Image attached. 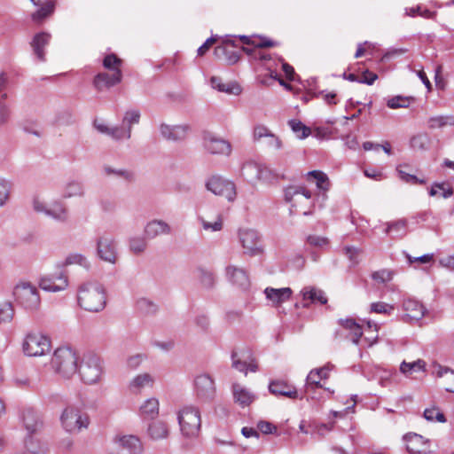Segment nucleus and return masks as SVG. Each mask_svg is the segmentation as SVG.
I'll return each mask as SVG.
<instances>
[{"mask_svg": "<svg viewBox=\"0 0 454 454\" xmlns=\"http://www.w3.org/2000/svg\"><path fill=\"white\" fill-rule=\"evenodd\" d=\"M34 5H42L31 14V20L35 24L41 25L50 18L55 11L56 3L53 0H30Z\"/></svg>", "mask_w": 454, "mask_h": 454, "instance_id": "17", "label": "nucleus"}, {"mask_svg": "<svg viewBox=\"0 0 454 454\" xmlns=\"http://www.w3.org/2000/svg\"><path fill=\"white\" fill-rule=\"evenodd\" d=\"M301 194L307 200L311 199V192L306 187L301 185H291L285 190V200L287 202H292L294 196Z\"/></svg>", "mask_w": 454, "mask_h": 454, "instance_id": "41", "label": "nucleus"}, {"mask_svg": "<svg viewBox=\"0 0 454 454\" xmlns=\"http://www.w3.org/2000/svg\"><path fill=\"white\" fill-rule=\"evenodd\" d=\"M397 172H398L399 177L406 183H410L412 184H422L426 183V181L424 179H419L416 176L408 174L405 171H403L402 169V166H399L397 168Z\"/></svg>", "mask_w": 454, "mask_h": 454, "instance_id": "61", "label": "nucleus"}, {"mask_svg": "<svg viewBox=\"0 0 454 454\" xmlns=\"http://www.w3.org/2000/svg\"><path fill=\"white\" fill-rule=\"evenodd\" d=\"M74 263L82 265L84 268H89V266H90V263L87 261V259L80 254H69L66 258V260L63 263V266H67V265H71V264H74Z\"/></svg>", "mask_w": 454, "mask_h": 454, "instance_id": "59", "label": "nucleus"}, {"mask_svg": "<svg viewBox=\"0 0 454 454\" xmlns=\"http://www.w3.org/2000/svg\"><path fill=\"white\" fill-rule=\"evenodd\" d=\"M237 353L232 352L231 359H232V366L239 372L247 373V371L249 370L253 372H255L258 370V365L256 364L255 359L252 356V354L249 350H246L242 352V358L239 359L236 357Z\"/></svg>", "mask_w": 454, "mask_h": 454, "instance_id": "22", "label": "nucleus"}, {"mask_svg": "<svg viewBox=\"0 0 454 454\" xmlns=\"http://www.w3.org/2000/svg\"><path fill=\"white\" fill-rule=\"evenodd\" d=\"M121 63L122 60L114 53L106 55L103 59L104 67L113 73L116 70H121Z\"/></svg>", "mask_w": 454, "mask_h": 454, "instance_id": "48", "label": "nucleus"}, {"mask_svg": "<svg viewBox=\"0 0 454 454\" xmlns=\"http://www.w3.org/2000/svg\"><path fill=\"white\" fill-rule=\"evenodd\" d=\"M140 414L145 419H154L159 414L158 399H147L140 407Z\"/></svg>", "mask_w": 454, "mask_h": 454, "instance_id": "37", "label": "nucleus"}, {"mask_svg": "<svg viewBox=\"0 0 454 454\" xmlns=\"http://www.w3.org/2000/svg\"><path fill=\"white\" fill-rule=\"evenodd\" d=\"M18 302L27 310L37 309L40 306L38 290L30 283H23L15 288L14 292Z\"/></svg>", "mask_w": 454, "mask_h": 454, "instance_id": "6", "label": "nucleus"}, {"mask_svg": "<svg viewBox=\"0 0 454 454\" xmlns=\"http://www.w3.org/2000/svg\"><path fill=\"white\" fill-rule=\"evenodd\" d=\"M332 367L333 365L327 364L321 368L311 370L306 379V391L313 390L315 387H322L320 380L329 377V372Z\"/></svg>", "mask_w": 454, "mask_h": 454, "instance_id": "24", "label": "nucleus"}, {"mask_svg": "<svg viewBox=\"0 0 454 454\" xmlns=\"http://www.w3.org/2000/svg\"><path fill=\"white\" fill-rule=\"evenodd\" d=\"M60 423L65 431L78 434L90 425L89 415L74 405L67 406L60 416Z\"/></svg>", "mask_w": 454, "mask_h": 454, "instance_id": "3", "label": "nucleus"}, {"mask_svg": "<svg viewBox=\"0 0 454 454\" xmlns=\"http://www.w3.org/2000/svg\"><path fill=\"white\" fill-rule=\"evenodd\" d=\"M190 128L188 125H175L169 126L167 124H161L160 131L161 136L170 141H180L184 140L188 134Z\"/></svg>", "mask_w": 454, "mask_h": 454, "instance_id": "23", "label": "nucleus"}, {"mask_svg": "<svg viewBox=\"0 0 454 454\" xmlns=\"http://www.w3.org/2000/svg\"><path fill=\"white\" fill-rule=\"evenodd\" d=\"M137 309L144 314L152 315L157 311V306L151 301L143 298L137 301Z\"/></svg>", "mask_w": 454, "mask_h": 454, "instance_id": "57", "label": "nucleus"}, {"mask_svg": "<svg viewBox=\"0 0 454 454\" xmlns=\"http://www.w3.org/2000/svg\"><path fill=\"white\" fill-rule=\"evenodd\" d=\"M210 82L214 89H216L221 92L232 95H239L241 92V87L235 82H229L224 83L222 78L213 76L210 79Z\"/></svg>", "mask_w": 454, "mask_h": 454, "instance_id": "31", "label": "nucleus"}, {"mask_svg": "<svg viewBox=\"0 0 454 454\" xmlns=\"http://www.w3.org/2000/svg\"><path fill=\"white\" fill-rule=\"evenodd\" d=\"M372 278L378 283L384 284V283H387L391 280L392 274L390 271H388L387 270H381L374 271L372 274Z\"/></svg>", "mask_w": 454, "mask_h": 454, "instance_id": "63", "label": "nucleus"}, {"mask_svg": "<svg viewBox=\"0 0 454 454\" xmlns=\"http://www.w3.org/2000/svg\"><path fill=\"white\" fill-rule=\"evenodd\" d=\"M288 124L292 130L297 135V137L301 139L309 137L311 133L310 128L304 125L301 121L297 120H290Z\"/></svg>", "mask_w": 454, "mask_h": 454, "instance_id": "46", "label": "nucleus"}, {"mask_svg": "<svg viewBox=\"0 0 454 454\" xmlns=\"http://www.w3.org/2000/svg\"><path fill=\"white\" fill-rule=\"evenodd\" d=\"M403 307L405 311L403 317L406 321H419L425 315V308L418 301L412 299L405 300Z\"/></svg>", "mask_w": 454, "mask_h": 454, "instance_id": "26", "label": "nucleus"}, {"mask_svg": "<svg viewBox=\"0 0 454 454\" xmlns=\"http://www.w3.org/2000/svg\"><path fill=\"white\" fill-rule=\"evenodd\" d=\"M426 370V362L422 359L407 363L403 361L400 365V372L405 376L412 374V372H424Z\"/></svg>", "mask_w": 454, "mask_h": 454, "instance_id": "40", "label": "nucleus"}, {"mask_svg": "<svg viewBox=\"0 0 454 454\" xmlns=\"http://www.w3.org/2000/svg\"><path fill=\"white\" fill-rule=\"evenodd\" d=\"M168 425L160 420L153 421L148 426L147 433L153 440H161L168 435Z\"/></svg>", "mask_w": 454, "mask_h": 454, "instance_id": "33", "label": "nucleus"}, {"mask_svg": "<svg viewBox=\"0 0 454 454\" xmlns=\"http://www.w3.org/2000/svg\"><path fill=\"white\" fill-rule=\"evenodd\" d=\"M7 76L5 73H0V126L5 124L11 115L10 109L5 104L7 94L5 92Z\"/></svg>", "mask_w": 454, "mask_h": 454, "instance_id": "27", "label": "nucleus"}, {"mask_svg": "<svg viewBox=\"0 0 454 454\" xmlns=\"http://www.w3.org/2000/svg\"><path fill=\"white\" fill-rule=\"evenodd\" d=\"M423 416L427 421L431 422L436 420L438 422L444 423L446 421L444 414L436 407L426 409Z\"/></svg>", "mask_w": 454, "mask_h": 454, "instance_id": "49", "label": "nucleus"}, {"mask_svg": "<svg viewBox=\"0 0 454 454\" xmlns=\"http://www.w3.org/2000/svg\"><path fill=\"white\" fill-rule=\"evenodd\" d=\"M97 252L100 259L110 263L117 260L116 242L109 236H102L97 242Z\"/></svg>", "mask_w": 454, "mask_h": 454, "instance_id": "13", "label": "nucleus"}, {"mask_svg": "<svg viewBox=\"0 0 454 454\" xmlns=\"http://www.w3.org/2000/svg\"><path fill=\"white\" fill-rule=\"evenodd\" d=\"M403 439L406 443V450L410 453H422L428 449V441L416 433H408L403 435Z\"/></svg>", "mask_w": 454, "mask_h": 454, "instance_id": "20", "label": "nucleus"}, {"mask_svg": "<svg viewBox=\"0 0 454 454\" xmlns=\"http://www.w3.org/2000/svg\"><path fill=\"white\" fill-rule=\"evenodd\" d=\"M25 450L29 454H37L40 450L39 442L35 439L33 434H28L24 439Z\"/></svg>", "mask_w": 454, "mask_h": 454, "instance_id": "56", "label": "nucleus"}, {"mask_svg": "<svg viewBox=\"0 0 454 454\" xmlns=\"http://www.w3.org/2000/svg\"><path fill=\"white\" fill-rule=\"evenodd\" d=\"M84 194L83 185L80 182H69L64 190L63 197L71 198L74 196H82Z\"/></svg>", "mask_w": 454, "mask_h": 454, "instance_id": "45", "label": "nucleus"}, {"mask_svg": "<svg viewBox=\"0 0 454 454\" xmlns=\"http://www.w3.org/2000/svg\"><path fill=\"white\" fill-rule=\"evenodd\" d=\"M236 39L234 36H227L223 40L221 45H218L214 50V54L218 59H223L227 64L233 65L240 59V54L236 48Z\"/></svg>", "mask_w": 454, "mask_h": 454, "instance_id": "9", "label": "nucleus"}, {"mask_svg": "<svg viewBox=\"0 0 454 454\" xmlns=\"http://www.w3.org/2000/svg\"><path fill=\"white\" fill-rule=\"evenodd\" d=\"M119 442L130 454H142L143 452L142 442L136 435H123L119 439Z\"/></svg>", "mask_w": 454, "mask_h": 454, "instance_id": "32", "label": "nucleus"}, {"mask_svg": "<svg viewBox=\"0 0 454 454\" xmlns=\"http://www.w3.org/2000/svg\"><path fill=\"white\" fill-rule=\"evenodd\" d=\"M313 178L316 181L318 189L327 191L329 189V179L327 176L320 170H312L307 173V179Z\"/></svg>", "mask_w": 454, "mask_h": 454, "instance_id": "43", "label": "nucleus"}, {"mask_svg": "<svg viewBox=\"0 0 454 454\" xmlns=\"http://www.w3.org/2000/svg\"><path fill=\"white\" fill-rule=\"evenodd\" d=\"M78 303L81 308L90 312L101 311L106 304V292L97 281H88L78 288Z\"/></svg>", "mask_w": 454, "mask_h": 454, "instance_id": "1", "label": "nucleus"}, {"mask_svg": "<svg viewBox=\"0 0 454 454\" xmlns=\"http://www.w3.org/2000/svg\"><path fill=\"white\" fill-rule=\"evenodd\" d=\"M10 188L9 183L4 179L0 178V207L4 206L8 200Z\"/></svg>", "mask_w": 454, "mask_h": 454, "instance_id": "62", "label": "nucleus"}, {"mask_svg": "<svg viewBox=\"0 0 454 454\" xmlns=\"http://www.w3.org/2000/svg\"><path fill=\"white\" fill-rule=\"evenodd\" d=\"M241 175L248 182H255L262 177V169L259 165L254 162H247L243 165Z\"/></svg>", "mask_w": 454, "mask_h": 454, "instance_id": "38", "label": "nucleus"}, {"mask_svg": "<svg viewBox=\"0 0 454 454\" xmlns=\"http://www.w3.org/2000/svg\"><path fill=\"white\" fill-rule=\"evenodd\" d=\"M196 395L203 400H209L214 397L215 387L213 379L207 374H201L194 380Z\"/></svg>", "mask_w": 454, "mask_h": 454, "instance_id": "14", "label": "nucleus"}, {"mask_svg": "<svg viewBox=\"0 0 454 454\" xmlns=\"http://www.w3.org/2000/svg\"><path fill=\"white\" fill-rule=\"evenodd\" d=\"M226 276L228 279L243 290H247L250 286V281L245 270L238 268L234 265L226 267Z\"/></svg>", "mask_w": 454, "mask_h": 454, "instance_id": "21", "label": "nucleus"}, {"mask_svg": "<svg viewBox=\"0 0 454 454\" xmlns=\"http://www.w3.org/2000/svg\"><path fill=\"white\" fill-rule=\"evenodd\" d=\"M206 187L214 194L224 197L229 201L234 200L236 197L234 184L218 176H212L207 182Z\"/></svg>", "mask_w": 454, "mask_h": 454, "instance_id": "8", "label": "nucleus"}, {"mask_svg": "<svg viewBox=\"0 0 454 454\" xmlns=\"http://www.w3.org/2000/svg\"><path fill=\"white\" fill-rule=\"evenodd\" d=\"M109 136L115 139L130 138L131 133L129 128L121 127L111 128Z\"/></svg>", "mask_w": 454, "mask_h": 454, "instance_id": "60", "label": "nucleus"}, {"mask_svg": "<svg viewBox=\"0 0 454 454\" xmlns=\"http://www.w3.org/2000/svg\"><path fill=\"white\" fill-rule=\"evenodd\" d=\"M14 315L11 302L5 301L0 304V324L10 322Z\"/></svg>", "mask_w": 454, "mask_h": 454, "instance_id": "52", "label": "nucleus"}, {"mask_svg": "<svg viewBox=\"0 0 454 454\" xmlns=\"http://www.w3.org/2000/svg\"><path fill=\"white\" fill-rule=\"evenodd\" d=\"M199 278L200 283L207 288H211L214 286L215 282V278L213 272L208 271L205 269L200 268L198 269Z\"/></svg>", "mask_w": 454, "mask_h": 454, "instance_id": "50", "label": "nucleus"}, {"mask_svg": "<svg viewBox=\"0 0 454 454\" xmlns=\"http://www.w3.org/2000/svg\"><path fill=\"white\" fill-rule=\"evenodd\" d=\"M435 374L437 377L442 378L444 389L447 392L454 393V371L448 367L438 365Z\"/></svg>", "mask_w": 454, "mask_h": 454, "instance_id": "34", "label": "nucleus"}, {"mask_svg": "<svg viewBox=\"0 0 454 454\" xmlns=\"http://www.w3.org/2000/svg\"><path fill=\"white\" fill-rule=\"evenodd\" d=\"M51 366L64 379H70L77 372V356L68 347L59 348L51 358Z\"/></svg>", "mask_w": 454, "mask_h": 454, "instance_id": "2", "label": "nucleus"}, {"mask_svg": "<svg viewBox=\"0 0 454 454\" xmlns=\"http://www.w3.org/2000/svg\"><path fill=\"white\" fill-rule=\"evenodd\" d=\"M104 172L106 176H114L121 178L127 182H133L135 180V174L133 171L125 168H114L111 166H105Z\"/></svg>", "mask_w": 454, "mask_h": 454, "instance_id": "39", "label": "nucleus"}, {"mask_svg": "<svg viewBox=\"0 0 454 454\" xmlns=\"http://www.w3.org/2000/svg\"><path fill=\"white\" fill-rule=\"evenodd\" d=\"M178 422L184 436L195 437L200 429V413L197 408L186 406L179 411Z\"/></svg>", "mask_w": 454, "mask_h": 454, "instance_id": "5", "label": "nucleus"}, {"mask_svg": "<svg viewBox=\"0 0 454 454\" xmlns=\"http://www.w3.org/2000/svg\"><path fill=\"white\" fill-rule=\"evenodd\" d=\"M172 231L171 227L163 220H153L147 223L145 227V236L153 239L159 235H168Z\"/></svg>", "mask_w": 454, "mask_h": 454, "instance_id": "25", "label": "nucleus"}, {"mask_svg": "<svg viewBox=\"0 0 454 454\" xmlns=\"http://www.w3.org/2000/svg\"><path fill=\"white\" fill-rule=\"evenodd\" d=\"M50 349V339L40 333L27 334L23 343L24 353L29 356H43L49 352Z\"/></svg>", "mask_w": 454, "mask_h": 454, "instance_id": "7", "label": "nucleus"}, {"mask_svg": "<svg viewBox=\"0 0 454 454\" xmlns=\"http://www.w3.org/2000/svg\"><path fill=\"white\" fill-rule=\"evenodd\" d=\"M394 310V306L383 301L372 302L370 306L371 313L390 315Z\"/></svg>", "mask_w": 454, "mask_h": 454, "instance_id": "53", "label": "nucleus"}, {"mask_svg": "<svg viewBox=\"0 0 454 454\" xmlns=\"http://www.w3.org/2000/svg\"><path fill=\"white\" fill-rule=\"evenodd\" d=\"M239 237L245 249V254L255 255L262 252L261 240L256 231L251 229L240 230Z\"/></svg>", "mask_w": 454, "mask_h": 454, "instance_id": "11", "label": "nucleus"}, {"mask_svg": "<svg viewBox=\"0 0 454 454\" xmlns=\"http://www.w3.org/2000/svg\"><path fill=\"white\" fill-rule=\"evenodd\" d=\"M81 380L88 385L97 384L102 377L100 358L95 354L84 355L78 369Z\"/></svg>", "mask_w": 454, "mask_h": 454, "instance_id": "4", "label": "nucleus"}, {"mask_svg": "<svg viewBox=\"0 0 454 454\" xmlns=\"http://www.w3.org/2000/svg\"><path fill=\"white\" fill-rule=\"evenodd\" d=\"M147 247L145 239L135 237L129 239V248L134 254L143 253Z\"/></svg>", "mask_w": 454, "mask_h": 454, "instance_id": "58", "label": "nucleus"}, {"mask_svg": "<svg viewBox=\"0 0 454 454\" xmlns=\"http://www.w3.org/2000/svg\"><path fill=\"white\" fill-rule=\"evenodd\" d=\"M232 392L235 402L243 407L250 405L255 399L254 394L237 383L233 384Z\"/></svg>", "mask_w": 454, "mask_h": 454, "instance_id": "30", "label": "nucleus"}, {"mask_svg": "<svg viewBox=\"0 0 454 454\" xmlns=\"http://www.w3.org/2000/svg\"><path fill=\"white\" fill-rule=\"evenodd\" d=\"M45 215L59 222H67L68 219V210L67 207L59 201H55L45 210Z\"/></svg>", "mask_w": 454, "mask_h": 454, "instance_id": "35", "label": "nucleus"}, {"mask_svg": "<svg viewBox=\"0 0 454 454\" xmlns=\"http://www.w3.org/2000/svg\"><path fill=\"white\" fill-rule=\"evenodd\" d=\"M24 428L28 434H35L43 426L40 414L32 408H26L21 413Z\"/></svg>", "mask_w": 454, "mask_h": 454, "instance_id": "16", "label": "nucleus"}, {"mask_svg": "<svg viewBox=\"0 0 454 454\" xmlns=\"http://www.w3.org/2000/svg\"><path fill=\"white\" fill-rule=\"evenodd\" d=\"M51 35L49 32L41 31L36 33L30 42L34 55L39 61H45V47H47L51 42Z\"/></svg>", "mask_w": 454, "mask_h": 454, "instance_id": "18", "label": "nucleus"}, {"mask_svg": "<svg viewBox=\"0 0 454 454\" xmlns=\"http://www.w3.org/2000/svg\"><path fill=\"white\" fill-rule=\"evenodd\" d=\"M301 293L302 294V299L305 301L303 303L304 308H308L309 306V302H319L320 304L327 303V298L325 292L320 289H317L315 287H305Z\"/></svg>", "mask_w": 454, "mask_h": 454, "instance_id": "28", "label": "nucleus"}, {"mask_svg": "<svg viewBox=\"0 0 454 454\" xmlns=\"http://www.w3.org/2000/svg\"><path fill=\"white\" fill-rule=\"evenodd\" d=\"M68 286L67 274L61 270L53 275L43 276L39 281V286L48 292H59Z\"/></svg>", "mask_w": 454, "mask_h": 454, "instance_id": "12", "label": "nucleus"}, {"mask_svg": "<svg viewBox=\"0 0 454 454\" xmlns=\"http://www.w3.org/2000/svg\"><path fill=\"white\" fill-rule=\"evenodd\" d=\"M269 391L276 396H284L290 399L300 398L296 387L282 380H271L269 384Z\"/></svg>", "mask_w": 454, "mask_h": 454, "instance_id": "19", "label": "nucleus"}, {"mask_svg": "<svg viewBox=\"0 0 454 454\" xmlns=\"http://www.w3.org/2000/svg\"><path fill=\"white\" fill-rule=\"evenodd\" d=\"M292 293L293 292L289 287H283L278 289L267 287L264 290L266 298L271 301L274 304H281L285 302L290 298Z\"/></svg>", "mask_w": 454, "mask_h": 454, "instance_id": "29", "label": "nucleus"}, {"mask_svg": "<svg viewBox=\"0 0 454 454\" xmlns=\"http://www.w3.org/2000/svg\"><path fill=\"white\" fill-rule=\"evenodd\" d=\"M203 146L211 154L229 155L231 152V144L210 132L203 135Z\"/></svg>", "mask_w": 454, "mask_h": 454, "instance_id": "10", "label": "nucleus"}, {"mask_svg": "<svg viewBox=\"0 0 454 454\" xmlns=\"http://www.w3.org/2000/svg\"><path fill=\"white\" fill-rule=\"evenodd\" d=\"M447 125L454 126V116H434L427 121V127L430 129H442Z\"/></svg>", "mask_w": 454, "mask_h": 454, "instance_id": "42", "label": "nucleus"}, {"mask_svg": "<svg viewBox=\"0 0 454 454\" xmlns=\"http://www.w3.org/2000/svg\"><path fill=\"white\" fill-rule=\"evenodd\" d=\"M407 221L400 219L395 222L387 223L385 230L387 234L395 233L396 237H403L406 234Z\"/></svg>", "mask_w": 454, "mask_h": 454, "instance_id": "44", "label": "nucleus"}, {"mask_svg": "<svg viewBox=\"0 0 454 454\" xmlns=\"http://www.w3.org/2000/svg\"><path fill=\"white\" fill-rule=\"evenodd\" d=\"M122 80V72L121 70H116L115 72L106 73L102 72L98 73L93 80V85L97 90L102 91L106 89H110L117 84H119Z\"/></svg>", "mask_w": 454, "mask_h": 454, "instance_id": "15", "label": "nucleus"}, {"mask_svg": "<svg viewBox=\"0 0 454 454\" xmlns=\"http://www.w3.org/2000/svg\"><path fill=\"white\" fill-rule=\"evenodd\" d=\"M199 221L206 231H219L223 229V218L220 215L216 216V220L214 223H210L201 216L199 217Z\"/></svg>", "mask_w": 454, "mask_h": 454, "instance_id": "55", "label": "nucleus"}, {"mask_svg": "<svg viewBox=\"0 0 454 454\" xmlns=\"http://www.w3.org/2000/svg\"><path fill=\"white\" fill-rule=\"evenodd\" d=\"M411 103V98L403 96H395L393 97L387 101V106L389 108L396 109V108H403V107H408Z\"/></svg>", "mask_w": 454, "mask_h": 454, "instance_id": "54", "label": "nucleus"}, {"mask_svg": "<svg viewBox=\"0 0 454 454\" xmlns=\"http://www.w3.org/2000/svg\"><path fill=\"white\" fill-rule=\"evenodd\" d=\"M430 138L427 134H418L411 138V146L416 150H427Z\"/></svg>", "mask_w": 454, "mask_h": 454, "instance_id": "47", "label": "nucleus"}, {"mask_svg": "<svg viewBox=\"0 0 454 454\" xmlns=\"http://www.w3.org/2000/svg\"><path fill=\"white\" fill-rule=\"evenodd\" d=\"M153 383V378L149 373H143L136 376L129 383V390L137 394L140 393L143 388L147 386H152Z\"/></svg>", "mask_w": 454, "mask_h": 454, "instance_id": "36", "label": "nucleus"}, {"mask_svg": "<svg viewBox=\"0 0 454 454\" xmlns=\"http://www.w3.org/2000/svg\"><path fill=\"white\" fill-rule=\"evenodd\" d=\"M307 242L313 247H324L329 244V239L325 237L309 235L307 238Z\"/></svg>", "mask_w": 454, "mask_h": 454, "instance_id": "64", "label": "nucleus"}, {"mask_svg": "<svg viewBox=\"0 0 454 454\" xmlns=\"http://www.w3.org/2000/svg\"><path fill=\"white\" fill-rule=\"evenodd\" d=\"M140 121V112L138 110H129L124 114L122 119V125L125 128H129L131 131V127L133 124H137Z\"/></svg>", "mask_w": 454, "mask_h": 454, "instance_id": "51", "label": "nucleus"}]
</instances>
